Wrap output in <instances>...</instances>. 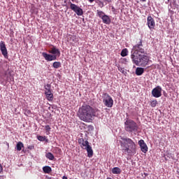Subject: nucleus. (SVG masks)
<instances>
[{
    "mask_svg": "<svg viewBox=\"0 0 179 179\" xmlns=\"http://www.w3.org/2000/svg\"><path fill=\"white\" fill-rule=\"evenodd\" d=\"M131 58L133 64H135L136 66H139V65L146 66L149 63V57L145 55L142 38L139 39L138 43L133 47Z\"/></svg>",
    "mask_w": 179,
    "mask_h": 179,
    "instance_id": "1",
    "label": "nucleus"
},
{
    "mask_svg": "<svg viewBox=\"0 0 179 179\" xmlns=\"http://www.w3.org/2000/svg\"><path fill=\"white\" fill-rule=\"evenodd\" d=\"M78 116L84 122H92L96 116V109L89 105H83L78 110Z\"/></svg>",
    "mask_w": 179,
    "mask_h": 179,
    "instance_id": "2",
    "label": "nucleus"
},
{
    "mask_svg": "<svg viewBox=\"0 0 179 179\" xmlns=\"http://www.w3.org/2000/svg\"><path fill=\"white\" fill-rule=\"evenodd\" d=\"M124 142H120L122 152L127 155H135L136 153V144L129 138H121Z\"/></svg>",
    "mask_w": 179,
    "mask_h": 179,
    "instance_id": "3",
    "label": "nucleus"
},
{
    "mask_svg": "<svg viewBox=\"0 0 179 179\" xmlns=\"http://www.w3.org/2000/svg\"><path fill=\"white\" fill-rule=\"evenodd\" d=\"M50 55L46 52H43L42 55L43 58L45 59V61H55L57 59V55L59 57L61 55V52L59 51V49H57L55 46H52L51 48V50H49Z\"/></svg>",
    "mask_w": 179,
    "mask_h": 179,
    "instance_id": "4",
    "label": "nucleus"
},
{
    "mask_svg": "<svg viewBox=\"0 0 179 179\" xmlns=\"http://www.w3.org/2000/svg\"><path fill=\"white\" fill-rule=\"evenodd\" d=\"M78 143L82 149L87 150L88 157H93V149H92V146L89 144V141H85L84 138H79Z\"/></svg>",
    "mask_w": 179,
    "mask_h": 179,
    "instance_id": "5",
    "label": "nucleus"
},
{
    "mask_svg": "<svg viewBox=\"0 0 179 179\" xmlns=\"http://www.w3.org/2000/svg\"><path fill=\"white\" fill-rule=\"evenodd\" d=\"M124 125L127 132H136L138 131V124L132 120H127L124 122Z\"/></svg>",
    "mask_w": 179,
    "mask_h": 179,
    "instance_id": "6",
    "label": "nucleus"
},
{
    "mask_svg": "<svg viewBox=\"0 0 179 179\" xmlns=\"http://www.w3.org/2000/svg\"><path fill=\"white\" fill-rule=\"evenodd\" d=\"M103 103L106 107H108V108H111L113 106H114V100H113V98L111 96H110L107 93H104L103 94Z\"/></svg>",
    "mask_w": 179,
    "mask_h": 179,
    "instance_id": "7",
    "label": "nucleus"
},
{
    "mask_svg": "<svg viewBox=\"0 0 179 179\" xmlns=\"http://www.w3.org/2000/svg\"><path fill=\"white\" fill-rule=\"evenodd\" d=\"M69 5H70V9H71L73 12H75L78 16H82V15H83V10L80 7L72 3L71 1L69 2Z\"/></svg>",
    "mask_w": 179,
    "mask_h": 179,
    "instance_id": "8",
    "label": "nucleus"
},
{
    "mask_svg": "<svg viewBox=\"0 0 179 179\" xmlns=\"http://www.w3.org/2000/svg\"><path fill=\"white\" fill-rule=\"evenodd\" d=\"M152 94L153 97L158 99V97H162V87L157 86L152 90Z\"/></svg>",
    "mask_w": 179,
    "mask_h": 179,
    "instance_id": "9",
    "label": "nucleus"
},
{
    "mask_svg": "<svg viewBox=\"0 0 179 179\" xmlns=\"http://www.w3.org/2000/svg\"><path fill=\"white\" fill-rule=\"evenodd\" d=\"M0 50L3 57H8V49H6V45H5V42L3 41L0 42Z\"/></svg>",
    "mask_w": 179,
    "mask_h": 179,
    "instance_id": "10",
    "label": "nucleus"
},
{
    "mask_svg": "<svg viewBox=\"0 0 179 179\" xmlns=\"http://www.w3.org/2000/svg\"><path fill=\"white\" fill-rule=\"evenodd\" d=\"M138 145L143 153H146V152H148V145L145 143V141L143 140L138 141Z\"/></svg>",
    "mask_w": 179,
    "mask_h": 179,
    "instance_id": "11",
    "label": "nucleus"
},
{
    "mask_svg": "<svg viewBox=\"0 0 179 179\" xmlns=\"http://www.w3.org/2000/svg\"><path fill=\"white\" fill-rule=\"evenodd\" d=\"M45 94L48 101H52V100H54V94H52L51 91L45 92Z\"/></svg>",
    "mask_w": 179,
    "mask_h": 179,
    "instance_id": "12",
    "label": "nucleus"
},
{
    "mask_svg": "<svg viewBox=\"0 0 179 179\" xmlns=\"http://www.w3.org/2000/svg\"><path fill=\"white\" fill-rule=\"evenodd\" d=\"M143 72H145V69H143V68L137 67L136 69V75H137V76H141L143 74Z\"/></svg>",
    "mask_w": 179,
    "mask_h": 179,
    "instance_id": "13",
    "label": "nucleus"
},
{
    "mask_svg": "<svg viewBox=\"0 0 179 179\" xmlns=\"http://www.w3.org/2000/svg\"><path fill=\"white\" fill-rule=\"evenodd\" d=\"M43 171L45 174H50V173H51V171H52V170L51 169V168L49 166H44L43 168Z\"/></svg>",
    "mask_w": 179,
    "mask_h": 179,
    "instance_id": "14",
    "label": "nucleus"
},
{
    "mask_svg": "<svg viewBox=\"0 0 179 179\" xmlns=\"http://www.w3.org/2000/svg\"><path fill=\"white\" fill-rule=\"evenodd\" d=\"M121 169L118 167H114L112 169V173L113 174H120L121 173Z\"/></svg>",
    "mask_w": 179,
    "mask_h": 179,
    "instance_id": "15",
    "label": "nucleus"
},
{
    "mask_svg": "<svg viewBox=\"0 0 179 179\" xmlns=\"http://www.w3.org/2000/svg\"><path fill=\"white\" fill-rule=\"evenodd\" d=\"M24 145H23V143L22 142H18L16 145V150H18V152H20L22 150V148H24Z\"/></svg>",
    "mask_w": 179,
    "mask_h": 179,
    "instance_id": "16",
    "label": "nucleus"
},
{
    "mask_svg": "<svg viewBox=\"0 0 179 179\" xmlns=\"http://www.w3.org/2000/svg\"><path fill=\"white\" fill-rule=\"evenodd\" d=\"M101 19H102L103 23H110V22H111L110 17H108L106 15H105Z\"/></svg>",
    "mask_w": 179,
    "mask_h": 179,
    "instance_id": "17",
    "label": "nucleus"
},
{
    "mask_svg": "<svg viewBox=\"0 0 179 179\" xmlns=\"http://www.w3.org/2000/svg\"><path fill=\"white\" fill-rule=\"evenodd\" d=\"M52 66L53 68H55V69H58V68H61V62H55L52 64Z\"/></svg>",
    "mask_w": 179,
    "mask_h": 179,
    "instance_id": "18",
    "label": "nucleus"
},
{
    "mask_svg": "<svg viewBox=\"0 0 179 179\" xmlns=\"http://www.w3.org/2000/svg\"><path fill=\"white\" fill-rule=\"evenodd\" d=\"M45 156L47 159H49V160H54V159H55V157H54V155H52V153L51 152L46 153Z\"/></svg>",
    "mask_w": 179,
    "mask_h": 179,
    "instance_id": "19",
    "label": "nucleus"
},
{
    "mask_svg": "<svg viewBox=\"0 0 179 179\" xmlns=\"http://www.w3.org/2000/svg\"><path fill=\"white\" fill-rule=\"evenodd\" d=\"M31 13H38V10H37V8H36V6H34V5H31Z\"/></svg>",
    "mask_w": 179,
    "mask_h": 179,
    "instance_id": "20",
    "label": "nucleus"
},
{
    "mask_svg": "<svg viewBox=\"0 0 179 179\" xmlns=\"http://www.w3.org/2000/svg\"><path fill=\"white\" fill-rule=\"evenodd\" d=\"M120 55L121 57H127V55H128V49H123L120 53Z\"/></svg>",
    "mask_w": 179,
    "mask_h": 179,
    "instance_id": "21",
    "label": "nucleus"
},
{
    "mask_svg": "<svg viewBox=\"0 0 179 179\" xmlns=\"http://www.w3.org/2000/svg\"><path fill=\"white\" fill-rule=\"evenodd\" d=\"M106 14L104 13V12L101 11V10H97V15L101 17V19Z\"/></svg>",
    "mask_w": 179,
    "mask_h": 179,
    "instance_id": "22",
    "label": "nucleus"
},
{
    "mask_svg": "<svg viewBox=\"0 0 179 179\" xmlns=\"http://www.w3.org/2000/svg\"><path fill=\"white\" fill-rule=\"evenodd\" d=\"M148 23H155V20L152 17L151 15H149L147 18Z\"/></svg>",
    "mask_w": 179,
    "mask_h": 179,
    "instance_id": "23",
    "label": "nucleus"
},
{
    "mask_svg": "<svg viewBox=\"0 0 179 179\" xmlns=\"http://www.w3.org/2000/svg\"><path fill=\"white\" fill-rule=\"evenodd\" d=\"M45 91V92H51V85L47 84L44 86Z\"/></svg>",
    "mask_w": 179,
    "mask_h": 179,
    "instance_id": "24",
    "label": "nucleus"
},
{
    "mask_svg": "<svg viewBox=\"0 0 179 179\" xmlns=\"http://www.w3.org/2000/svg\"><path fill=\"white\" fill-rule=\"evenodd\" d=\"M150 106L152 108H155L157 106V100H153L150 102Z\"/></svg>",
    "mask_w": 179,
    "mask_h": 179,
    "instance_id": "25",
    "label": "nucleus"
},
{
    "mask_svg": "<svg viewBox=\"0 0 179 179\" xmlns=\"http://www.w3.org/2000/svg\"><path fill=\"white\" fill-rule=\"evenodd\" d=\"M38 141H40L41 142H44V141H45V136H38L37 137Z\"/></svg>",
    "mask_w": 179,
    "mask_h": 179,
    "instance_id": "26",
    "label": "nucleus"
},
{
    "mask_svg": "<svg viewBox=\"0 0 179 179\" xmlns=\"http://www.w3.org/2000/svg\"><path fill=\"white\" fill-rule=\"evenodd\" d=\"M155 23H148L147 25L148 26L149 29H150V30H152L153 29H155Z\"/></svg>",
    "mask_w": 179,
    "mask_h": 179,
    "instance_id": "27",
    "label": "nucleus"
},
{
    "mask_svg": "<svg viewBox=\"0 0 179 179\" xmlns=\"http://www.w3.org/2000/svg\"><path fill=\"white\" fill-rule=\"evenodd\" d=\"M45 129L46 132H50V131H51V127H50V125H46L45 126Z\"/></svg>",
    "mask_w": 179,
    "mask_h": 179,
    "instance_id": "28",
    "label": "nucleus"
},
{
    "mask_svg": "<svg viewBox=\"0 0 179 179\" xmlns=\"http://www.w3.org/2000/svg\"><path fill=\"white\" fill-rule=\"evenodd\" d=\"M25 113H26L27 114H31V111L30 110H27L25 111Z\"/></svg>",
    "mask_w": 179,
    "mask_h": 179,
    "instance_id": "29",
    "label": "nucleus"
},
{
    "mask_svg": "<svg viewBox=\"0 0 179 179\" xmlns=\"http://www.w3.org/2000/svg\"><path fill=\"white\" fill-rule=\"evenodd\" d=\"M3 170V169L2 168V164H0V174H1V173H2Z\"/></svg>",
    "mask_w": 179,
    "mask_h": 179,
    "instance_id": "30",
    "label": "nucleus"
},
{
    "mask_svg": "<svg viewBox=\"0 0 179 179\" xmlns=\"http://www.w3.org/2000/svg\"><path fill=\"white\" fill-rule=\"evenodd\" d=\"M119 71H120V72H124V70H122V69L119 68Z\"/></svg>",
    "mask_w": 179,
    "mask_h": 179,
    "instance_id": "31",
    "label": "nucleus"
},
{
    "mask_svg": "<svg viewBox=\"0 0 179 179\" xmlns=\"http://www.w3.org/2000/svg\"><path fill=\"white\" fill-rule=\"evenodd\" d=\"M89 2H90L92 3V2H94V0H88Z\"/></svg>",
    "mask_w": 179,
    "mask_h": 179,
    "instance_id": "32",
    "label": "nucleus"
},
{
    "mask_svg": "<svg viewBox=\"0 0 179 179\" xmlns=\"http://www.w3.org/2000/svg\"><path fill=\"white\" fill-rule=\"evenodd\" d=\"M140 2H146V0H140Z\"/></svg>",
    "mask_w": 179,
    "mask_h": 179,
    "instance_id": "33",
    "label": "nucleus"
},
{
    "mask_svg": "<svg viewBox=\"0 0 179 179\" xmlns=\"http://www.w3.org/2000/svg\"><path fill=\"white\" fill-rule=\"evenodd\" d=\"M106 2H111V0H105Z\"/></svg>",
    "mask_w": 179,
    "mask_h": 179,
    "instance_id": "34",
    "label": "nucleus"
},
{
    "mask_svg": "<svg viewBox=\"0 0 179 179\" xmlns=\"http://www.w3.org/2000/svg\"><path fill=\"white\" fill-rule=\"evenodd\" d=\"M63 179H68V178L66 177V176H64V177H63Z\"/></svg>",
    "mask_w": 179,
    "mask_h": 179,
    "instance_id": "35",
    "label": "nucleus"
},
{
    "mask_svg": "<svg viewBox=\"0 0 179 179\" xmlns=\"http://www.w3.org/2000/svg\"><path fill=\"white\" fill-rule=\"evenodd\" d=\"M57 150H58L59 152H61V149H59V148H57Z\"/></svg>",
    "mask_w": 179,
    "mask_h": 179,
    "instance_id": "36",
    "label": "nucleus"
},
{
    "mask_svg": "<svg viewBox=\"0 0 179 179\" xmlns=\"http://www.w3.org/2000/svg\"><path fill=\"white\" fill-rule=\"evenodd\" d=\"M144 175H145V176H148V173H144Z\"/></svg>",
    "mask_w": 179,
    "mask_h": 179,
    "instance_id": "37",
    "label": "nucleus"
},
{
    "mask_svg": "<svg viewBox=\"0 0 179 179\" xmlns=\"http://www.w3.org/2000/svg\"><path fill=\"white\" fill-rule=\"evenodd\" d=\"M47 179H52L50 177L47 178Z\"/></svg>",
    "mask_w": 179,
    "mask_h": 179,
    "instance_id": "38",
    "label": "nucleus"
},
{
    "mask_svg": "<svg viewBox=\"0 0 179 179\" xmlns=\"http://www.w3.org/2000/svg\"><path fill=\"white\" fill-rule=\"evenodd\" d=\"M72 1V2H75V1H76V0H71Z\"/></svg>",
    "mask_w": 179,
    "mask_h": 179,
    "instance_id": "39",
    "label": "nucleus"
},
{
    "mask_svg": "<svg viewBox=\"0 0 179 179\" xmlns=\"http://www.w3.org/2000/svg\"><path fill=\"white\" fill-rule=\"evenodd\" d=\"M100 2V3H103V2H101V1H99Z\"/></svg>",
    "mask_w": 179,
    "mask_h": 179,
    "instance_id": "40",
    "label": "nucleus"
},
{
    "mask_svg": "<svg viewBox=\"0 0 179 179\" xmlns=\"http://www.w3.org/2000/svg\"><path fill=\"white\" fill-rule=\"evenodd\" d=\"M5 75H6V73H5Z\"/></svg>",
    "mask_w": 179,
    "mask_h": 179,
    "instance_id": "41",
    "label": "nucleus"
}]
</instances>
